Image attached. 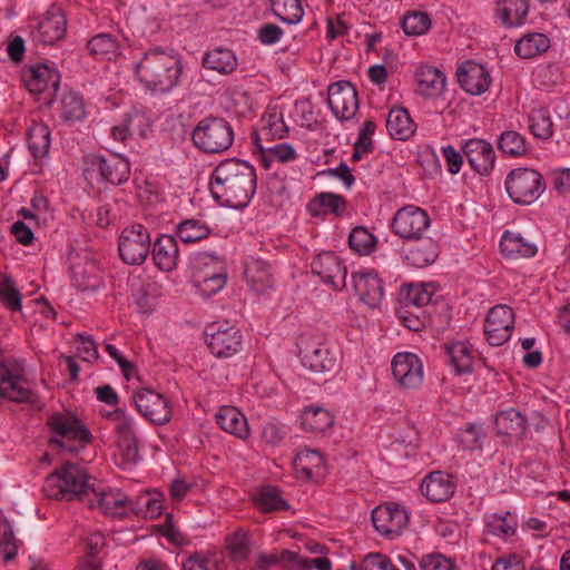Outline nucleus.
<instances>
[{"mask_svg": "<svg viewBox=\"0 0 570 570\" xmlns=\"http://www.w3.org/2000/svg\"><path fill=\"white\" fill-rule=\"evenodd\" d=\"M256 171L247 161L229 158L220 161L210 176L213 198L225 207H246L256 191Z\"/></svg>", "mask_w": 570, "mask_h": 570, "instance_id": "f257e3e1", "label": "nucleus"}, {"mask_svg": "<svg viewBox=\"0 0 570 570\" xmlns=\"http://www.w3.org/2000/svg\"><path fill=\"white\" fill-rule=\"evenodd\" d=\"M183 67L178 57L163 50L151 48L135 65V73L139 81L154 92L165 94L178 85Z\"/></svg>", "mask_w": 570, "mask_h": 570, "instance_id": "f03ea898", "label": "nucleus"}, {"mask_svg": "<svg viewBox=\"0 0 570 570\" xmlns=\"http://www.w3.org/2000/svg\"><path fill=\"white\" fill-rule=\"evenodd\" d=\"M90 476L79 464L66 462L50 473L43 483L42 491L46 497L55 500H79L89 508L94 507L89 483Z\"/></svg>", "mask_w": 570, "mask_h": 570, "instance_id": "7ed1b4c3", "label": "nucleus"}, {"mask_svg": "<svg viewBox=\"0 0 570 570\" xmlns=\"http://www.w3.org/2000/svg\"><path fill=\"white\" fill-rule=\"evenodd\" d=\"M234 138L233 126L225 118L216 116L199 120L191 131L194 146L208 155L228 150L233 146Z\"/></svg>", "mask_w": 570, "mask_h": 570, "instance_id": "20e7f679", "label": "nucleus"}, {"mask_svg": "<svg viewBox=\"0 0 570 570\" xmlns=\"http://www.w3.org/2000/svg\"><path fill=\"white\" fill-rule=\"evenodd\" d=\"M47 424L52 433L49 443L57 449L78 452L91 441L90 431L70 412L50 415Z\"/></svg>", "mask_w": 570, "mask_h": 570, "instance_id": "39448f33", "label": "nucleus"}, {"mask_svg": "<svg viewBox=\"0 0 570 570\" xmlns=\"http://www.w3.org/2000/svg\"><path fill=\"white\" fill-rule=\"evenodd\" d=\"M504 185L509 197L519 205L534 203L546 189L542 175L525 167L512 169L507 175Z\"/></svg>", "mask_w": 570, "mask_h": 570, "instance_id": "423d86ee", "label": "nucleus"}, {"mask_svg": "<svg viewBox=\"0 0 570 570\" xmlns=\"http://www.w3.org/2000/svg\"><path fill=\"white\" fill-rule=\"evenodd\" d=\"M150 234L140 224L124 228L118 239L119 256L128 265H141L150 252Z\"/></svg>", "mask_w": 570, "mask_h": 570, "instance_id": "0eeeda50", "label": "nucleus"}, {"mask_svg": "<svg viewBox=\"0 0 570 570\" xmlns=\"http://www.w3.org/2000/svg\"><path fill=\"white\" fill-rule=\"evenodd\" d=\"M297 345L304 365L312 372L321 374L334 372L338 367L337 353L331 352L328 346L316 337L304 334Z\"/></svg>", "mask_w": 570, "mask_h": 570, "instance_id": "6e6552de", "label": "nucleus"}, {"mask_svg": "<svg viewBox=\"0 0 570 570\" xmlns=\"http://www.w3.org/2000/svg\"><path fill=\"white\" fill-rule=\"evenodd\" d=\"M430 225L431 219L428 213L413 205L400 208L391 223L394 234L405 240L421 239Z\"/></svg>", "mask_w": 570, "mask_h": 570, "instance_id": "1a4fd4ad", "label": "nucleus"}, {"mask_svg": "<svg viewBox=\"0 0 570 570\" xmlns=\"http://www.w3.org/2000/svg\"><path fill=\"white\" fill-rule=\"evenodd\" d=\"M205 335L210 352L217 357H230L242 347L240 331L228 322L210 324L206 327Z\"/></svg>", "mask_w": 570, "mask_h": 570, "instance_id": "9d476101", "label": "nucleus"}, {"mask_svg": "<svg viewBox=\"0 0 570 570\" xmlns=\"http://www.w3.org/2000/svg\"><path fill=\"white\" fill-rule=\"evenodd\" d=\"M132 400L138 412L153 424H166L173 416L167 397L151 389L145 387L136 391Z\"/></svg>", "mask_w": 570, "mask_h": 570, "instance_id": "9b49d317", "label": "nucleus"}, {"mask_svg": "<svg viewBox=\"0 0 570 570\" xmlns=\"http://www.w3.org/2000/svg\"><path fill=\"white\" fill-rule=\"evenodd\" d=\"M106 416L115 422L117 433V448L125 464L136 463L139 456L138 439L136 436L132 420L122 409L108 412Z\"/></svg>", "mask_w": 570, "mask_h": 570, "instance_id": "f8f14e48", "label": "nucleus"}, {"mask_svg": "<svg viewBox=\"0 0 570 570\" xmlns=\"http://www.w3.org/2000/svg\"><path fill=\"white\" fill-rule=\"evenodd\" d=\"M327 102L335 117L342 121L352 119L360 107L356 88L345 80L330 85Z\"/></svg>", "mask_w": 570, "mask_h": 570, "instance_id": "ddd939ff", "label": "nucleus"}, {"mask_svg": "<svg viewBox=\"0 0 570 570\" xmlns=\"http://www.w3.org/2000/svg\"><path fill=\"white\" fill-rule=\"evenodd\" d=\"M514 327V313L504 304L493 306L484 322V335L493 346H501L511 336Z\"/></svg>", "mask_w": 570, "mask_h": 570, "instance_id": "4468645a", "label": "nucleus"}, {"mask_svg": "<svg viewBox=\"0 0 570 570\" xmlns=\"http://www.w3.org/2000/svg\"><path fill=\"white\" fill-rule=\"evenodd\" d=\"M87 170L98 171L101 179L112 185H121L129 179L130 166L124 157L111 154L108 157L87 156Z\"/></svg>", "mask_w": 570, "mask_h": 570, "instance_id": "2eb2a0df", "label": "nucleus"}, {"mask_svg": "<svg viewBox=\"0 0 570 570\" xmlns=\"http://www.w3.org/2000/svg\"><path fill=\"white\" fill-rule=\"evenodd\" d=\"M372 522L382 535H399L406 528L409 515L400 504L386 503L372 511Z\"/></svg>", "mask_w": 570, "mask_h": 570, "instance_id": "dca6fc26", "label": "nucleus"}, {"mask_svg": "<svg viewBox=\"0 0 570 570\" xmlns=\"http://www.w3.org/2000/svg\"><path fill=\"white\" fill-rule=\"evenodd\" d=\"M261 122V129L252 134V139L255 147L262 154L263 165L268 168L265 157V146L262 144V140L269 141L274 139H282L287 135L288 128L284 121L283 112L277 107H274L264 114Z\"/></svg>", "mask_w": 570, "mask_h": 570, "instance_id": "f3484780", "label": "nucleus"}, {"mask_svg": "<svg viewBox=\"0 0 570 570\" xmlns=\"http://www.w3.org/2000/svg\"><path fill=\"white\" fill-rule=\"evenodd\" d=\"M66 31L67 19L65 13L60 8L52 6L38 22L32 31V37L45 46H52L65 37Z\"/></svg>", "mask_w": 570, "mask_h": 570, "instance_id": "a211bd4d", "label": "nucleus"}, {"mask_svg": "<svg viewBox=\"0 0 570 570\" xmlns=\"http://www.w3.org/2000/svg\"><path fill=\"white\" fill-rule=\"evenodd\" d=\"M312 272L334 289L345 287L347 269L333 252L318 254L311 264Z\"/></svg>", "mask_w": 570, "mask_h": 570, "instance_id": "6ab92c4d", "label": "nucleus"}, {"mask_svg": "<svg viewBox=\"0 0 570 570\" xmlns=\"http://www.w3.org/2000/svg\"><path fill=\"white\" fill-rule=\"evenodd\" d=\"M352 284L360 301L371 308L381 305L384 296L383 281L373 271H360L352 274Z\"/></svg>", "mask_w": 570, "mask_h": 570, "instance_id": "aec40b11", "label": "nucleus"}, {"mask_svg": "<svg viewBox=\"0 0 570 570\" xmlns=\"http://www.w3.org/2000/svg\"><path fill=\"white\" fill-rule=\"evenodd\" d=\"M394 379L405 389H415L423 381V365L413 353H399L392 360Z\"/></svg>", "mask_w": 570, "mask_h": 570, "instance_id": "412c9836", "label": "nucleus"}, {"mask_svg": "<svg viewBox=\"0 0 570 570\" xmlns=\"http://www.w3.org/2000/svg\"><path fill=\"white\" fill-rule=\"evenodd\" d=\"M22 80L31 94H41L51 90L56 94L60 83V73L50 69L48 65L41 63L24 68Z\"/></svg>", "mask_w": 570, "mask_h": 570, "instance_id": "4be33fe9", "label": "nucleus"}, {"mask_svg": "<svg viewBox=\"0 0 570 570\" xmlns=\"http://www.w3.org/2000/svg\"><path fill=\"white\" fill-rule=\"evenodd\" d=\"M465 158L473 171L487 176L494 167L495 153L487 140L470 139L465 141Z\"/></svg>", "mask_w": 570, "mask_h": 570, "instance_id": "5701e85b", "label": "nucleus"}, {"mask_svg": "<svg viewBox=\"0 0 570 570\" xmlns=\"http://www.w3.org/2000/svg\"><path fill=\"white\" fill-rule=\"evenodd\" d=\"M452 476L442 471H434L426 475L421 484L422 494L431 502H443L454 493Z\"/></svg>", "mask_w": 570, "mask_h": 570, "instance_id": "b1692460", "label": "nucleus"}, {"mask_svg": "<svg viewBox=\"0 0 570 570\" xmlns=\"http://www.w3.org/2000/svg\"><path fill=\"white\" fill-rule=\"evenodd\" d=\"M91 498L94 499V508H98L106 515L111 517H126L129 509L130 500L126 494L120 491H98L91 490Z\"/></svg>", "mask_w": 570, "mask_h": 570, "instance_id": "393cba45", "label": "nucleus"}, {"mask_svg": "<svg viewBox=\"0 0 570 570\" xmlns=\"http://www.w3.org/2000/svg\"><path fill=\"white\" fill-rule=\"evenodd\" d=\"M416 92L424 98H435L445 88V76L435 67L421 66L415 71Z\"/></svg>", "mask_w": 570, "mask_h": 570, "instance_id": "a878e982", "label": "nucleus"}, {"mask_svg": "<svg viewBox=\"0 0 570 570\" xmlns=\"http://www.w3.org/2000/svg\"><path fill=\"white\" fill-rule=\"evenodd\" d=\"M416 243L409 246L404 252V259L407 265L416 268H424L433 264L439 256V246L430 237L414 239Z\"/></svg>", "mask_w": 570, "mask_h": 570, "instance_id": "bb28decb", "label": "nucleus"}, {"mask_svg": "<svg viewBox=\"0 0 570 570\" xmlns=\"http://www.w3.org/2000/svg\"><path fill=\"white\" fill-rule=\"evenodd\" d=\"M494 426L498 435L519 440L525 432L527 420L519 410L510 407L497 413Z\"/></svg>", "mask_w": 570, "mask_h": 570, "instance_id": "cd10ccee", "label": "nucleus"}, {"mask_svg": "<svg viewBox=\"0 0 570 570\" xmlns=\"http://www.w3.org/2000/svg\"><path fill=\"white\" fill-rule=\"evenodd\" d=\"M245 278L249 287L263 293L273 287L274 276L271 265L263 259L250 258L245 264Z\"/></svg>", "mask_w": 570, "mask_h": 570, "instance_id": "c85d7f7f", "label": "nucleus"}, {"mask_svg": "<svg viewBox=\"0 0 570 570\" xmlns=\"http://www.w3.org/2000/svg\"><path fill=\"white\" fill-rule=\"evenodd\" d=\"M293 466L297 478L311 480L324 472V459L317 450L304 449L294 458Z\"/></svg>", "mask_w": 570, "mask_h": 570, "instance_id": "c756f323", "label": "nucleus"}, {"mask_svg": "<svg viewBox=\"0 0 570 570\" xmlns=\"http://www.w3.org/2000/svg\"><path fill=\"white\" fill-rule=\"evenodd\" d=\"M435 293L433 284H407L401 288L403 308L426 309Z\"/></svg>", "mask_w": 570, "mask_h": 570, "instance_id": "7c9ffc66", "label": "nucleus"}, {"mask_svg": "<svg viewBox=\"0 0 570 570\" xmlns=\"http://www.w3.org/2000/svg\"><path fill=\"white\" fill-rule=\"evenodd\" d=\"M153 258L160 271H173L178 261V245L176 239L169 235L158 237L154 244Z\"/></svg>", "mask_w": 570, "mask_h": 570, "instance_id": "2f4dec72", "label": "nucleus"}, {"mask_svg": "<svg viewBox=\"0 0 570 570\" xmlns=\"http://www.w3.org/2000/svg\"><path fill=\"white\" fill-rule=\"evenodd\" d=\"M415 128V124L405 108L396 107L389 111L386 129L393 139L407 140L414 135Z\"/></svg>", "mask_w": 570, "mask_h": 570, "instance_id": "473e14b6", "label": "nucleus"}, {"mask_svg": "<svg viewBox=\"0 0 570 570\" xmlns=\"http://www.w3.org/2000/svg\"><path fill=\"white\" fill-rule=\"evenodd\" d=\"M492 77L485 66L465 60V94L481 96L489 90Z\"/></svg>", "mask_w": 570, "mask_h": 570, "instance_id": "72a5a7b5", "label": "nucleus"}, {"mask_svg": "<svg viewBox=\"0 0 570 570\" xmlns=\"http://www.w3.org/2000/svg\"><path fill=\"white\" fill-rule=\"evenodd\" d=\"M500 252L507 258L532 257L537 246L525 240L520 233L505 230L501 236Z\"/></svg>", "mask_w": 570, "mask_h": 570, "instance_id": "f704fd0d", "label": "nucleus"}, {"mask_svg": "<svg viewBox=\"0 0 570 570\" xmlns=\"http://www.w3.org/2000/svg\"><path fill=\"white\" fill-rule=\"evenodd\" d=\"M216 422L225 432L240 439L248 435L247 421L234 406H222L216 414Z\"/></svg>", "mask_w": 570, "mask_h": 570, "instance_id": "c9c22d12", "label": "nucleus"}, {"mask_svg": "<svg viewBox=\"0 0 570 570\" xmlns=\"http://www.w3.org/2000/svg\"><path fill=\"white\" fill-rule=\"evenodd\" d=\"M528 11L527 0H500L497 17L507 27H518L524 22Z\"/></svg>", "mask_w": 570, "mask_h": 570, "instance_id": "e433bc0d", "label": "nucleus"}, {"mask_svg": "<svg viewBox=\"0 0 570 570\" xmlns=\"http://www.w3.org/2000/svg\"><path fill=\"white\" fill-rule=\"evenodd\" d=\"M550 47L549 38L540 32H532L521 37L515 46L514 52L522 59H532L543 52Z\"/></svg>", "mask_w": 570, "mask_h": 570, "instance_id": "4c0bfd02", "label": "nucleus"}, {"mask_svg": "<svg viewBox=\"0 0 570 570\" xmlns=\"http://www.w3.org/2000/svg\"><path fill=\"white\" fill-rule=\"evenodd\" d=\"M237 59L232 50L217 48L208 51L203 59V66L222 75H229L237 68Z\"/></svg>", "mask_w": 570, "mask_h": 570, "instance_id": "58836bf2", "label": "nucleus"}, {"mask_svg": "<svg viewBox=\"0 0 570 570\" xmlns=\"http://www.w3.org/2000/svg\"><path fill=\"white\" fill-rule=\"evenodd\" d=\"M346 208V202L343 196L322 193L314 197L308 204V210L313 216L332 213L337 216L342 215Z\"/></svg>", "mask_w": 570, "mask_h": 570, "instance_id": "ea45409f", "label": "nucleus"}, {"mask_svg": "<svg viewBox=\"0 0 570 570\" xmlns=\"http://www.w3.org/2000/svg\"><path fill=\"white\" fill-rule=\"evenodd\" d=\"M334 424V416L323 407H308L302 414V425L312 433H325Z\"/></svg>", "mask_w": 570, "mask_h": 570, "instance_id": "a19ab883", "label": "nucleus"}, {"mask_svg": "<svg viewBox=\"0 0 570 570\" xmlns=\"http://www.w3.org/2000/svg\"><path fill=\"white\" fill-rule=\"evenodd\" d=\"M528 122L529 130L535 138L547 140L552 137L553 124L547 108H533L529 112Z\"/></svg>", "mask_w": 570, "mask_h": 570, "instance_id": "79ce46f5", "label": "nucleus"}, {"mask_svg": "<svg viewBox=\"0 0 570 570\" xmlns=\"http://www.w3.org/2000/svg\"><path fill=\"white\" fill-rule=\"evenodd\" d=\"M256 507L267 513L288 509V503L281 497V491L275 487L262 488L254 497Z\"/></svg>", "mask_w": 570, "mask_h": 570, "instance_id": "37998d69", "label": "nucleus"}, {"mask_svg": "<svg viewBox=\"0 0 570 570\" xmlns=\"http://www.w3.org/2000/svg\"><path fill=\"white\" fill-rule=\"evenodd\" d=\"M209 234V227L198 219H185L176 228V235L184 244L200 242Z\"/></svg>", "mask_w": 570, "mask_h": 570, "instance_id": "c03bdc74", "label": "nucleus"}, {"mask_svg": "<svg viewBox=\"0 0 570 570\" xmlns=\"http://www.w3.org/2000/svg\"><path fill=\"white\" fill-rule=\"evenodd\" d=\"M28 147L35 157L45 156L50 147V131L43 124H33L28 129Z\"/></svg>", "mask_w": 570, "mask_h": 570, "instance_id": "a18cd8bd", "label": "nucleus"}, {"mask_svg": "<svg viewBox=\"0 0 570 570\" xmlns=\"http://www.w3.org/2000/svg\"><path fill=\"white\" fill-rule=\"evenodd\" d=\"M297 561V553L291 550H282L274 553H259L255 570H269L273 566L279 564L287 570H294V562Z\"/></svg>", "mask_w": 570, "mask_h": 570, "instance_id": "49530a36", "label": "nucleus"}, {"mask_svg": "<svg viewBox=\"0 0 570 570\" xmlns=\"http://www.w3.org/2000/svg\"><path fill=\"white\" fill-rule=\"evenodd\" d=\"M271 6L274 14L289 24L299 22L304 14L299 0H271Z\"/></svg>", "mask_w": 570, "mask_h": 570, "instance_id": "de8ad7c7", "label": "nucleus"}, {"mask_svg": "<svg viewBox=\"0 0 570 570\" xmlns=\"http://www.w3.org/2000/svg\"><path fill=\"white\" fill-rule=\"evenodd\" d=\"M498 148L501 153L511 157H521L528 151L525 138L514 130H507L501 134Z\"/></svg>", "mask_w": 570, "mask_h": 570, "instance_id": "09e8293b", "label": "nucleus"}, {"mask_svg": "<svg viewBox=\"0 0 570 570\" xmlns=\"http://www.w3.org/2000/svg\"><path fill=\"white\" fill-rule=\"evenodd\" d=\"M87 49L90 55L104 57L108 60H111L118 55V43L108 33H100L92 37L87 43Z\"/></svg>", "mask_w": 570, "mask_h": 570, "instance_id": "8fccbe9b", "label": "nucleus"}, {"mask_svg": "<svg viewBox=\"0 0 570 570\" xmlns=\"http://www.w3.org/2000/svg\"><path fill=\"white\" fill-rule=\"evenodd\" d=\"M431 28V19L426 12L411 11L402 19V29L406 36H422Z\"/></svg>", "mask_w": 570, "mask_h": 570, "instance_id": "3c124183", "label": "nucleus"}, {"mask_svg": "<svg viewBox=\"0 0 570 570\" xmlns=\"http://www.w3.org/2000/svg\"><path fill=\"white\" fill-rule=\"evenodd\" d=\"M350 247L362 255L370 254L376 245V238L362 226L354 227L348 237Z\"/></svg>", "mask_w": 570, "mask_h": 570, "instance_id": "603ef678", "label": "nucleus"}, {"mask_svg": "<svg viewBox=\"0 0 570 570\" xmlns=\"http://www.w3.org/2000/svg\"><path fill=\"white\" fill-rule=\"evenodd\" d=\"M227 549L234 561L245 560L249 552V539L247 533L239 529L226 539Z\"/></svg>", "mask_w": 570, "mask_h": 570, "instance_id": "864d4df0", "label": "nucleus"}, {"mask_svg": "<svg viewBox=\"0 0 570 570\" xmlns=\"http://www.w3.org/2000/svg\"><path fill=\"white\" fill-rule=\"evenodd\" d=\"M61 117L65 120H80L85 117L82 98L75 92H67L61 99Z\"/></svg>", "mask_w": 570, "mask_h": 570, "instance_id": "5fc2aeb1", "label": "nucleus"}, {"mask_svg": "<svg viewBox=\"0 0 570 570\" xmlns=\"http://www.w3.org/2000/svg\"><path fill=\"white\" fill-rule=\"evenodd\" d=\"M400 318L402 324L413 332H419L426 325L431 324V316L428 309L416 311L412 308H404Z\"/></svg>", "mask_w": 570, "mask_h": 570, "instance_id": "6e6d98bb", "label": "nucleus"}, {"mask_svg": "<svg viewBox=\"0 0 570 570\" xmlns=\"http://www.w3.org/2000/svg\"><path fill=\"white\" fill-rule=\"evenodd\" d=\"M0 299L11 311L21 308V295L10 277L0 281Z\"/></svg>", "mask_w": 570, "mask_h": 570, "instance_id": "4d7b16f0", "label": "nucleus"}, {"mask_svg": "<svg viewBox=\"0 0 570 570\" xmlns=\"http://www.w3.org/2000/svg\"><path fill=\"white\" fill-rule=\"evenodd\" d=\"M488 527L491 533L507 537L514 534L517 522L510 513L504 517L494 514L489 520Z\"/></svg>", "mask_w": 570, "mask_h": 570, "instance_id": "13d9d810", "label": "nucleus"}, {"mask_svg": "<svg viewBox=\"0 0 570 570\" xmlns=\"http://www.w3.org/2000/svg\"><path fill=\"white\" fill-rule=\"evenodd\" d=\"M420 566L422 570H459L451 559L438 552L423 556Z\"/></svg>", "mask_w": 570, "mask_h": 570, "instance_id": "bf43d9fd", "label": "nucleus"}, {"mask_svg": "<svg viewBox=\"0 0 570 570\" xmlns=\"http://www.w3.org/2000/svg\"><path fill=\"white\" fill-rule=\"evenodd\" d=\"M181 567L183 570H219L217 562L203 552L190 554Z\"/></svg>", "mask_w": 570, "mask_h": 570, "instance_id": "052dcab7", "label": "nucleus"}, {"mask_svg": "<svg viewBox=\"0 0 570 570\" xmlns=\"http://www.w3.org/2000/svg\"><path fill=\"white\" fill-rule=\"evenodd\" d=\"M445 358L453 367L455 374L462 373L461 360L463 358V342L449 341L443 344Z\"/></svg>", "mask_w": 570, "mask_h": 570, "instance_id": "680f3d73", "label": "nucleus"}, {"mask_svg": "<svg viewBox=\"0 0 570 570\" xmlns=\"http://www.w3.org/2000/svg\"><path fill=\"white\" fill-rule=\"evenodd\" d=\"M297 156L295 149L289 144H277L272 147H265L266 161L269 165L268 157L275 158L281 163H287Z\"/></svg>", "mask_w": 570, "mask_h": 570, "instance_id": "e2e57ef3", "label": "nucleus"}, {"mask_svg": "<svg viewBox=\"0 0 570 570\" xmlns=\"http://www.w3.org/2000/svg\"><path fill=\"white\" fill-rule=\"evenodd\" d=\"M361 570H399L391 560L381 553H371L361 563Z\"/></svg>", "mask_w": 570, "mask_h": 570, "instance_id": "0e129e2a", "label": "nucleus"}, {"mask_svg": "<svg viewBox=\"0 0 570 570\" xmlns=\"http://www.w3.org/2000/svg\"><path fill=\"white\" fill-rule=\"evenodd\" d=\"M76 342L78 343V355L86 362H91L98 358L97 345L90 336L77 334Z\"/></svg>", "mask_w": 570, "mask_h": 570, "instance_id": "69168bd1", "label": "nucleus"}, {"mask_svg": "<svg viewBox=\"0 0 570 570\" xmlns=\"http://www.w3.org/2000/svg\"><path fill=\"white\" fill-rule=\"evenodd\" d=\"M17 543L12 530L6 529L0 538V553L4 561H11L17 554Z\"/></svg>", "mask_w": 570, "mask_h": 570, "instance_id": "338daca9", "label": "nucleus"}, {"mask_svg": "<svg viewBox=\"0 0 570 570\" xmlns=\"http://www.w3.org/2000/svg\"><path fill=\"white\" fill-rule=\"evenodd\" d=\"M316 568L318 570H331L332 562L330 559L322 557L315 559H304L297 553V561L294 562V570H311Z\"/></svg>", "mask_w": 570, "mask_h": 570, "instance_id": "774afa93", "label": "nucleus"}]
</instances>
